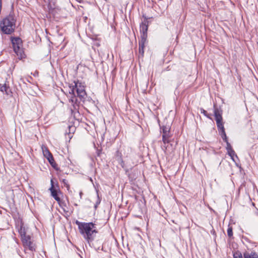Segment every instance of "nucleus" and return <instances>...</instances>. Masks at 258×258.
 I'll list each match as a JSON object with an SVG mask.
<instances>
[{"label":"nucleus","instance_id":"nucleus-17","mask_svg":"<svg viewBox=\"0 0 258 258\" xmlns=\"http://www.w3.org/2000/svg\"><path fill=\"white\" fill-rule=\"evenodd\" d=\"M228 154L231 157V159L233 161H234V157L235 156L236 158H238L237 155L235 154V151L233 150H230L227 151Z\"/></svg>","mask_w":258,"mask_h":258},{"label":"nucleus","instance_id":"nucleus-10","mask_svg":"<svg viewBox=\"0 0 258 258\" xmlns=\"http://www.w3.org/2000/svg\"><path fill=\"white\" fill-rule=\"evenodd\" d=\"M51 187L49 188V190L51 192V196L56 201H60V198L57 195V191L55 188L54 186V182L53 181V179H51Z\"/></svg>","mask_w":258,"mask_h":258},{"label":"nucleus","instance_id":"nucleus-30","mask_svg":"<svg viewBox=\"0 0 258 258\" xmlns=\"http://www.w3.org/2000/svg\"><path fill=\"white\" fill-rule=\"evenodd\" d=\"M36 74H34V76H36Z\"/></svg>","mask_w":258,"mask_h":258},{"label":"nucleus","instance_id":"nucleus-23","mask_svg":"<svg viewBox=\"0 0 258 258\" xmlns=\"http://www.w3.org/2000/svg\"><path fill=\"white\" fill-rule=\"evenodd\" d=\"M226 143V150L227 151H229L230 150L233 149L232 148V146H231L230 144L229 143L228 141L225 142Z\"/></svg>","mask_w":258,"mask_h":258},{"label":"nucleus","instance_id":"nucleus-26","mask_svg":"<svg viewBox=\"0 0 258 258\" xmlns=\"http://www.w3.org/2000/svg\"><path fill=\"white\" fill-rule=\"evenodd\" d=\"M101 153V150L99 149H97L96 151V153L98 156H100V154Z\"/></svg>","mask_w":258,"mask_h":258},{"label":"nucleus","instance_id":"nucleus-22","mask_svg":"<svg viewBox=\"0 0 258 258\" xmlns=\"http://www.w3.org/2000/svg\"><path fill=\"white\" fill-rule=\"evenodd\" d=\"M201 113L203 114L205 116L209 118H211L210 115L207 113V111L204 110L203 108H201Z\"/></svg>","mask_w":258,"mask_h":258},{"label":"nucleus","instance_id":"nucleus-14","mask_svg":"<svg viewBox=\"0 0 258 258\" xmlns=\"http://www.w3.org/2000/svg\"><path fill=\"white\" fill-rule=\"evenodd\" d=\"M1 92L3 93H5L7 95H9L10 93H11V91L10 90L9 86L8 85H7L6 83L3 84L2 86L1 91Z\"/></svg>","mask_w":258,"mask_h":258},{"label":"nucleus","instance_id":"nucleus-15","mask_svg":"<svg viewBox=\"0 0 258 258\" xmlns=\"http://www.w3.org/2000/svg\"><path fill=\"white\" fill-rule=\"evenodd\" d=\"M18 232L21 235V238L27 235L25 229L23 224H21L19 228L18 229Z\"/></svg>","mask_w":258,"mask_h":258},{"label":"nucleus","instance_id":"nucleus-2","mask_svg":"<svg viewBox=\"0 0 258 258\" xmlns=\"http://www.w3.org/2000/svg\"><path fill=\"white\" fill-rule=\"evenodd\" d=\"M76 224L78 226L80 233L90 245L91 242L95 239L96 234L98 233L95 224L93 222H81L78 220L76 221Z\"/></svg>","mask_w":258,"mask_h":258},{"label":"nucleus","instance_id":"nucleus-13","mask_svg":"<svg viewBox=\"0 0 258 258\" xmlns=\"http://www.w3.org/2000/svg\"><path fill=\"white\" fill-rule=\"evenodd\" d=\"M76 130V127L73 125H69L68 129L66 130V134L68 135L69 138L71 139L72 138V134L74 133Z\"/></svg>","mask_w":258,"mask_h":258},{"label":"nucleus","instance_id":"nucleus-21","mask_svg":"<svg viewBox=\"0 0 258 258\" xmlns=\"http://www.w3.org/2000/svg\"><path fill=\"white\" fill-rule=\"evenodd\" d=\"M219 134H220L222 139L223 140V141L225 142L228 141L227 137L226 136V134L225 131H223L222 132H221Z\"/></svg>","mask_w":258,"mask_h":258},{"label":"nucleus","instance_id":"nucleus-7","mask_svg":"<svg viewBox=\"0 0 258 258\" xmlns=\"http://www.w3.org/2000/svg\"><path fill=\"white\" fill-rule=\"evenodd\" d=\"M234 258H258V254L254 251H245L243 255L240 252H236Z\"/></svg>","mask_w":258,"mask_h":258},{"label":"nucleus","instance_id":"nucleus-6","mask_svg":"<svg viewBox=\"0 0 258 258\" xmlns=\"http://www.w3.org/2000/svg\"><path fill=\"white\" fill-rule=\"evenodd\" d=\"M144 18V21L140 24V29L141 33V39L144 38L146 40L147 37V31L148 29V25L149 23V20L152 19V17H147L145 15H143Z\"/></svg>","mask_w":258,"mask_h":258},{"label":"nucleus","instance_id":"nucleus-18","mask_svg":"<svg viewBox=\"0 0 258 258\" xmlns=\"http://www.w3.org/2000/svg\"><path fill=\"white\" fill-rule=\"evenodd\" d=\"M48 161H49L50 165L54 168H55L56 164L54 161V160L53 159V156H51L50 158H48L47 159Z\"/></svg>","mask_w":258,"mask_h":258},{"label":"nucleus","instance_id":"nucleus-24","mask_svg":"<svg viewBox=\"0 0 258 258\" xmlns=\"http://www.w3.org/2000/svg\"><path fill=\"white\" fill-rule=\"evenodd\" d=\"M62 182L63 183L64 186H66L67 187H69V185L68 183V181L66 179H62Z\"/></svg>","mask_w":258,"mask_h":258},{"label":"nucleus","instance_id":"nucleus-29","mask_svg":"<svg viewBox=\"0 0 258 258\" xmlns=\"http://www.w3.org/2000/svg\"><path fill=\"white\" fill-rule=\"evenodd\" d=\"M36 74H34V76H36Z\"/></svg>","mask_w":258,"mask_h":258},{"label":"nucleus","instance_id":"nucleus-28","mask_svg":"<svg viewBox=\"0 0 258 258\" xmlns=\"http://www.w3.org/2000/svg\"><path fill=\"white\" fill-rule=\"evenodd\" d=\"M177 36H176V37L175 41H176V40H177Z\"/></svg>","mask_w":258,"mask_h":258},{"label":"nucleus","instance_id":"nucleus-19","mask_svg":"<svg viewBox=\"0 0 258 258\" xmlns=\"http://www.w3.org/2000/svg\"><path fill=\"white\" fill-rule=\"evenodd\" d=\"M227 235L230 238L233 236V228L230 225H228V226Z\"/></svg>","mask_w":258,"mask_h":258},{"label":"nucleus","instance_id":"nucleus-25","mask_svg":"<svg viewBox=\"0 0 258 258\" xmlns=\"http://www.w3.org/2000/svg\"><path fill=\"white\" fill-rule=\"evenodd\" d=\"M48 8H49V13H51V14H53V11L54 10V9L52 8L51 6H50V5H49L48 6Z\"/></svg>","mask_w":258,"mask_h":258},{"label":"nucleus","instance_id":"nucleus-9","mask_svg":"<svg viewBox=\"0 0 258 258\" xmlns=\"http://www.w3.org/2000/svg\"><path fill=\"white\" fill-rule=\"evenodd\" d=\"M160 132L162 133V141L164 144L168 143L170 138L169 128L168 127L162 126L160 127Z\"/></svg>","mask_w":258,"mask_h":258},{"label":"nucleus","instance_id":"nucleus-5","mask_svg":"<svg viewBox=\"0 0 258 258\" xmlns=\"http://www.w3.org/2000/svg\"><path fill=\"white\" fill-rule=\"evenodd\" d=\"M222 111L217 108H214V116L216 121L217 126L219 133L225 131L223 123L222 122Z\"/></svg>","mask_w":258,"mask_h":258},{"label":"nucleus","instance_id":"nucleus-8","mask_svg":"<svg viewBox=\"0 0 258 258\" xmlns=\"http://www.w3.org/2000/svg\"><path fill=\"white\" fill-rule=\"evenodd\" d=\"M23 246L28 248L29 250L33 251L35 250V245L31 241V237L30 235H26L21 238Z\"/></svg>","mask_w":258,"mask_h":258},{"label":"nucleus","instance_id":"nucleus-4","mask_svg":"<svg viewBox=\"0 0 258 258\" xmlns=\"http://www.w3.org/2000/svg\"><path fill=\"white\" fill-rule=\"evenodd\" d=\"M11 41L15 53L19 59L25 58L26 55L22 47V40L19 37H11Z\"/></svg>","mask_w":258,"mask_h":258},{"label":"nucleus","instance_id":"nucleus-16","mask_svg":"<svg viewBox=\"0 0 258 258\" xmlns=\"http://www.w3.org/2000/svg\"><path fill=\"white\" fill-rule=\"evenodd\" d=\"M42 149L43 155L47 159H48V158H50L51 156H52L51 153L50 152V151L48 150V149L46 147H42Z\"/></svg>","mask_w":258,"mask_h":258},{"label":"nucleus","instance_id":"nucleus-1","mask_svg":"<svg viewBox=\"0 0 258 258\" xmlns=\"http://www.w3.org/2000/svg\"><path fill=\"white\" fill-rule=\"evenodd\" d=\"M74 85L70 87L69 93L70 94L69 102L71 103L73 108H71L72 113L78 112L80 101L85 102L87 97L85 90V87L79 81H74Z\"/></svg>","mask_w":258,"mask_h":258},{"label":"nucleus","instance_id":"nucleus-11","mask_svg":"<svg viewBox=\"0 0 258 258\" xmlns=\"http://www.w3.org/2000/svg\"><path fill=\"white\" fill-rule=\"evenodd\" d=\"M146 41V40L144 39V38L141 39V40L139 41V57H143L144 56V47Z\"/></svg>","mask_w":258,"mask_h":258},{"label":"nucleus","instance_id":"nucleus-27","mask_svg":"<svg viewBox=\"0 0 258 258\" xmlns=\"http://www.w3.org/2000/svg\"><path fill=\"white\" fill-rule=\"evenodd\" d=\"M82 192H81L80 193V197H81V196H82Z\"/></svg>","mask_w":258,"mask_h":258},{"label":"nucleus","instance_id":"nucleus-3","mask_svg":"<svg viewBox=\"0 0 258 258\" xmlns=\"http://www.w3.org/2000/svg\"><path fill=\"white\" fill-rule=\"evenodd\" d=\"M16 19L13 14H10L0 23L2 32L5 34H12L16 29Z\"/></svg>","mask_w":258,"mask_h":258},{"label":"nucleus","instance_id":"nucleus-20","mask_svg":"<svg viewBox=\"0 0 258 258\" xmlns=\"http://www.w3.org/2000/svg\"><path fill=\"white\" fill-rule=\"evenodd\" d=\"M97 200L95 204L94 205V209L96 210L98 206V205L100 204L101 202V198L99 196V194L98 191H97Z\"/></svg>","mask_w":258,"mask_h":258},{"label":"nucleus","instance_id":"nucleus-12","mask_svg":"<svg viewBox=\"0 0 258 258\" xmlns=\"http://www.w3.org/2000/svg\"><path fill=\"white\" fill-rule=\"evenodd\" d=\"M114 157L115 159L118 161V163L122 167H123L124 164L122 158L121 153L119 150L116 151Z\"/></svg>","mask_w":258,"mask_h":258}]
</instances>
